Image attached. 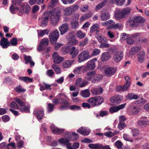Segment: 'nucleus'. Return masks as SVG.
<instances>
[{"label":"nucleus","mask_w":149,"mask_h":149,"mask_svg":"<svg viewBox=\"0 0 149 149\" xmlns=\"http://www.w3.org/2000/svg\"><path fill=\"white\" fill-rule=\"evenodd\" d=\"M24 59L25 61V64H27L30 63L31 67H33L35 65V63L32 61L31 57L29 56H25L24 57Z\"/></svg>","instance_id":"obj_32"},{"label":"nucleus","mask_w":149,"mask_h":149,"mask_svg":"<svg viewBox=\"0 0 149 149\" xmlns=\"http://www.w3.org/2000/svg\"><path fill=\"white\" fill-rule=\"evenodd\" d=\"M123 137L124 139L126 141H128L131 143L134 142V140L130 138L127 134H124L123 135Z\"/></svg>","instance_id":"obj_48"},{"label":"nucleus","mask_w":149,"mask_h":149,"mask_svg":"<svg viewBox=\"0 0 149 149\" xmlns=\"http://www.w3.org/2000/svg\"><path fill=\"white\" fill-rule=\"evenodd\" d=\"M49 31L47 29H44L43 30H40L38 32V35L39 36L42 37L46 33L48 34Z\"/></svg>","instance_id":"obj_51"},{"label":"nucleus","mask_w":149,"mask_h":149,"mask_svg":"<svg viewBox=\"0 0 149 149\" xmlns=\"http://www.w3.org/2000/svg\"><path fill=\"white\" fill-rule=\"evenodd\" d=\"M59 36V34L58 31L56 29H54L52 32L50 33L49 36L50 41L52 42V43L56 42Z\"/></svg>","instance_id":"obj_12"},{"label":"nucleus","mask_w":149,"mask_h":149,"mask_svg":"<svg viewBox=\"0 0 149 149\" xmlns=\"http://www.w3.org/2000/svg\"><path fill=\"white\" fill-rule=\"evenodd\" d=\"M77 131L83 135H88L89 134L90 130L87 128L81 127L77 130Z\"/></svg>","instance_id":"obj_28"},{"label":"nucleus","mask_w":149,"mask_h":149,"mask_svg":"<svg viewBox=\"0 0 149 149\" xmlns=\"http://www.w3.org/2000/svg\"><path fill=\"white\" fill-rule=\"evenodd\" d=\"M19 79L21 81L26 83L32 82L33 79L27 77H19Z\"/></svg>","instance_id":"obj_45"},{"label":"nucleus","mask_w":149,"mask_h":149,"mask_svg":"<svg viewBox=\"0 0 149 149\" xmlns=\"http://www.w3.org/2000/svg\"><path fill=\"white\" fill-rule=\"evenodd\" d=\"M44 111L42 108H38L36 109L34 111L33 114L36 116L38 119L40 120L44 116Z\"/></svg>","instance_id":"obj_19"},{"label":"nucleus","mask_w":149,"mask_h":149,"mask_svg":"<svg viewBox=\"0 0 149 149\" xmlns=\"http://www.w3.org/2000/svg\"><path fill=\"white\" fill-rule=\"evenodd\" d=\"M70 141L69 138L65 137L59 139L58 142L63 146H66L68 149H77L79 147V144L78 143H74L72 146L71 143L69 142Z\"/></svg>","instance_id":"obj_2"},{"label":"nucleus","mask_w":149,"mask_h":149,"mask_svg":"<svg viewBox=\"0 0 149 149\" xmlns=\"http://www.w3.org/2000/svg\"><path fill=\"white\" fill-rule=\"evenodd\" d=\"M104 99L101 96L92 97L88 100V102L93 107L98 106L103 102Z\"/></svg>","instance_id":"obj_4"},{"label":"nucleus","mask_w":149,"mask_h":149,"mask_svg":"<svg viewBox=\"0 0 149 149\" xmlns=\"http://www.w3.org/2000/svg\"><path fill=\"white\" fill-rule=\"evenodd\" d=\"M82 66L78 67L75 68L74 70V72L76 74H79L81 70Z\"/></svg>","instance_id":"obj_64"},{"label":"nucleus","mask_w":149,"mask_h":149,"mask_svg":"<svg viewBox=\"0 0 149 149\" xmlns=\"http://www.w3.org/2000/svg\"><path fill=\"white\" fill-rule=\"evenodd\" d=\"M71 27L73 29H76L77 28L79 25V23L78 22L74 21L71 22Z\"/></svg>","instance_id":"obj_61"},{"label":"nucleus","mask_w":149,"mask_h":149,"mask_svg":"<svg viewBox=\"0 0 149 149\" xmlns=\"http://www.w3.org/2000/svg\"><path fill=\"white\" fill-rule=\"evenodd\" d=\"M100 17L102 20L104 21L109 19L110 15L107 11L104 10L101 12Z\"/></svg>","instance_id":"obj_26"},{"label":"nucleus","mask_w":149,"mask_h":149,"mask_svg":"<svg viewBox=\"0 0 149 149\" xmlns=\"http://www.w3.org/2000/svg\"><path fill=\"white\" fill-rule=\"evenodd\" d=\"M125 84L130 86L131 82L130 77L129 76H126L125 77Z\"/></svg>","instance_id":"obj_62"},{"label":"nucleus","mask_w":149,"mask_h":149,"mask_svg":"<svg viewBox=\"0 0 149 149\" xmlns=\"http://www.w3.org/2000/svg\"><path fill=\"white\" fill-rule=\"evenodd\" d=\"M130 86V85L125 84L123 86H117L116 88V90L118 92L127 91L129 89Z\"/></svg>","instance_id":"obj_35"},{"label":"nucleus","mask_w":149,"mask_h":149,"mask_svg":"<svg viewBox=\"0 0 149 149\" xmlns=\"http://www.w3.org/2000/svg\"><path fill=\"white\" fill-rule=\"evenodd\" d=\"M103 76L101 74H95L94 80L97 82L99 81L103 78Z\"/></svg>","instance_id":"obj_59"},{"label":"nucleus","mask_w":149,"mask_h":149,"mask_svg":"<svg viewBox=\"0 0 149 149\" xmlns=\"http://www.w3.org/2000/svg\"><path fill=\"white\" fill-rule=\"evenodd\" d=\"M92 57L90 54L89 52L88 51H83L81 52L78 56V61L81 63L84 61L90 59Z\"/></svg>","instance_id":"obj_8"},{"label":"nucleus","mask_w":149,"mask_h":149,"mask_svg":"<svg viewBox=\"0 0 149 149\" xmlns=\"http://www.w3.org/2000/svg\"><path fill=\"white\" fill-rule=\"evenodd\" d=\"M20 6L19 11L22 13H28L30 12V7L28 3H22Z\"/></svg>","instance_id":"obj_18"},{"label":"nucleus","mask_w":149,"mask_h":149,"mask_svg":"<svg viewBox=\"0 0 149 149\" xmlns=\"http://www.w3.org/2000/svg\"><path fill=\"white\" fill-rule=\"evenodd\" d=\"M88 82L85 80H82L81 78H79L76 80V84L80 87L85 86L87 84Z\"/></svg>","instance_id":"obj_29"},{"label":"nucleus","mask_w":149,"mask_h":149,"mask_svg":"<svg viewBox=\"0 0 149 149\" xmlns=\"http://www.w3.org/2000/svg\"><path fill=\"white\" fill-rule=\"evenodd\" d=\"M24 0H12V5L10 6V11L12 13H15L16 11L19 9V7L17 6H19L22 3L21 1Z\"/></svg>","instance_id":"obj_9"},{"label":"nucleus","mask_w":149,"mask_h":149,"mask_svg":"<svg viewBox=\"0 0 149 149\" xmlns=\"http://www.w3.org/2000/svg\"><path fill=\"white\" fill-rule=\"evenodd\" d=\"M144 19L142 17L138 16L135 17L133 20H130L127 22V24L130 26L136 27L139 26V23H143Z\"/></svg>","instance_id":"obj_6"},{"label":"nucleus","mask_w":149,"mask_h":149,"mask_svg":"<svg viewBox=\"0 0 149 149\" xmlns=\"http://www.w3.org/2000/svg\"><path fill=\"white\" fill-rule=\"evenodd\" d=\"M15 100L20 107H22L24 109L26 107L25 106V103L19 98H15Z\"/></svg>","instance_id":"obj_49"},{"label":"nucleus","mask_w":149,"mask_h":149,"mask_svg":"<svg viewBox=\"0 0 149 149\" xmlns=\"http://www.w3.org/2000/svg\"><path fill=\"white\" fill-rule=\"evenodd\" d=\"M69 99L65 95L61 93L57 95L56 97L53 99L52 102L55 104H62L59 107L60 110L66 109L68 108L67 106L69 105Z\"/></svg>","instance_id":"obj_1"},{"label":"nucleus","mask_w":149,"mask_h":149,"mask_svg":"<svg viewBox=\"0 0 149 149\" xmlns=\"http://www.w3.org/2000/svg\"><path fill=\"white\" fill-rule=\"evenodd\" d=\"M116 71V68L112 67H109L105 69L104 73L107 76L109 77L113 75Z\"/></svg>","instance_id":"obj_20"},{"label":"nucleus","mask_w":149,"mask_h":149,"mask_svg":"<svg viewBox=\"0 0 149 149\" xmlns=\"http://www.w3.org/2000/svg\"><path fill=\"white\" fill-rule=\"evenodd\" d=\"M69 42L73 45H75L78 43V41L75 36L72 35L69 39Z\"/></svg>","instance_id":"obj_42"},{"label":"nucleus","mask_w":149,"mask_h":149,"mask_svg":"<svg viewBox=\"0 0 149 149\" xmlns=\"http://www.w3.org/2000/svg\"><path fill=\"white\" fill-rule=\"evenodd\" d=\"M125 105L126 103H125L118 106L111 107L109 109V111L111 113L117 112L120 110L124 108Z\"/></svg>","instance_id":"obj_23"},{"label":"nucleus","mask_w":149,"mask_h":149,"mask_svg":"<svg viewBox=\"0 0 149 149\" xmlns=\"http://www.w3.org/2000/svg\"><path fill=\"white\" fill-rule=\"evenodd\" d=\"M51 67L54 70L56 74L61 73V69L58 65L55 64H53L52 65Z\"/></svg>","instance_id":"obj_44"},{"label":"nucleus","mask_w":149,"mask_h":149,"mask_svg":"<svg viewBox=\"0 0 149 149\" xmlns=\"http://www.w3.org/2000/svg\"><path fill=\"white\" fill-rule=\"evenodd\" d=\"M85 34L83 33L80 30L78 31L77 33V37L80 39L84 38L85 37Z\"/></svg>","instance_id":"obj_54"},{"label":"nucleus","mask_w":149,"mask_h":149,"mask_svg":"<svg viewBox=\"0 0 149 149\" xmlns=\"http://www.w3.org/2000/svg\"><path fill=\"white\" fill-rule=\"evenodd\" d=\"M127 99L128 100L136 99L138 98L137 95L133 93H128L126 96Z\"/></svg>","instance_id":"obj_47"},{"label":"nucleus","mask_w":149,"mask_h":149,"mask_svg":"<svg viewBox=\"0 0 149 149\" xmlns=\"http://www.w3.org/2000/svg\"><path fill=\"white\" fill-rule=\"evenodd\" d=\"M141 48L140 47L135 46L132 47L129 52L130 54L132 55L135 54L140 50Z\"/></svg>","instance_id":"obj_34"},{"label":"nucleus","mask_w":149,"mask_h":149,"mask_svg":"<svg viewBox=\"0 0 149 149\" xmlns=\"http://www.w3.org/2000/svg\"><path fill=\"white\" fill-rule=\"evenodd\" d=\"M81 94V96L83 97H86L90 96L89 91L87 89L82 91Z\"/></svg>","instance_id":"obj_50"},{"label":"nucleus","mask_w":149,"mask_h":149,"mask_svg":"<svg viewBox=\"0 0 149 149\" xmlns=\"http://www.w3.org/2000/svg\"><path fill=\"white\" fill-rule=\"evenodd\" d=\"M146 53L144 51L140 52L138 56V61L140 63H143L145 58Z\"/></svg>","instance_id":"obj_33"},{"label":"nucleus","mask_w":149,"mask_h":149,"mask_svg":"<svg viewBox=\"0 0 149 149\" xmlns=\"http://www.w3.org/2000/svg\"><path fill=\"white\" fill-rule=\"evenodd\" d=\"M88 147L94 149H101L102 146L100 144H90L88 145Z\"/></svg>","instance_id":"obj_41"},{"label":"nucleus","mask_w":149,"mask_h":149,"mask_svg":"<svg viewBox=\"0 0 149 149\" xmlns=\"http://www.w3.org/2000/svg\"><path fill=\"white\" fill-rule=\"evenodd\" d=\"M132 135L133 136H136L139 134V131L138 130L134 129L132 130Z\"/></svg>","instance_id":"obj_63"},{"label":"nucleus","mask_w":149,"mask_h":149,"mask_svg":"<svg viewBox=\"0 0 149 149\" xmlns=\"http://www.w3.org/2000/svg\"><path fill=\"white\" fill-rule=\"evenodd\" d=\"M73 63V61L67 60L63 62V67L65 68H68L70 67Z\"/></svg>","instance_id":"obj_43"},{"label":"nucleus","mask_w":149,"mask_h":149,"mask_svg":"<svg viewBox=\"0 0 149 149\" xmlns=\"http://www.w3.org/2000/svg\"><path fill=\"white\" fill-rule=\"evenodd\" d=\"M110 58V55L108 52H105L102 54L101 59L103 61L108 60Z\"/></svg>","instance_id":"obj_46"},{"label":"nucleus","mask_w":149,"mask_h":149,"mask_svg":"<svg viewBox=\"0 0 149 149\" xmlns=\"http://www.w3.org/2000/svg\"><path fill=\"white\" fill-rule=\"evenodd\" d=\"M69 25L68 23L63 24L59 28V29L61 35L65 34L69 30Z\"/></svg>","instance_id":"obj_22"},{"label":"nucleus","mask_w":149,"mask_h":149,"mask_svg":"<svg viewBox=\"0 0 149 149\" xmlns=\"http://www.w3.org/2000/svg\"><path fill=\"white\" fill-rule=\"evenodd\" d=\"M10 106L11 108L19 109L22 112L28 113L30 111V107L29 105L26 106L23 109L22 107H19L15 102H12L10 103Z\"/></svg>","instance_id":"obj_11"},{"label":"nucleus","mask_w":149,"mask_h":149,"mask_svg":"<svg viewBox=\"0 0 149 149\" xmlns=\"http://www.w3.org/2000/svg\"><path fill=\"white\" fill-rule=\"evenodd\" d=\"M50 128L52 132L54 134H62L65 131L64 129H59L55 127L53 125H51Z\"/></svg>","instance_id":"obj_21"},{"label":"nucleus","mask_w":149,"mask_h":149,"mask_svg":"<svg viewBox=\"0 0 149 149\" xmlns=\"http://www.w3.org/2000/svg\"><path fill=\"white\" fill-rule=\"evenodd\" d=\"M131 10V8L129 7L123 8L121 10H118L115 14V17L117 19H125L130 15Z\"/></svg>","instance_id":"obj_3"},{"label":"nucleus","mask_w":149,"mask_h":149,"mask_svg":"<svg viewBox=\"0 0 149 149\" xmlns=\"http://www.w3.org/2000/svg\"><path fill=\"white\" fill-rule=\"evenodd\" d=\"M15 143L13 142H11L7 145L6 148L7 149H15Z\"/></svg>","instance_id":"obj_60"},{"label":"nucleus","mask_w":149,"mask_h":149,"mask_svg":"<svg viewBox=\"0 0 149 149\" xmlns=\"http://www.w3.org/2000/svg\"><path fill=\"white\" fill-rule=\"evenodd\" d=\"M15 90L17 93H20L21 92H24L26 91V90L23 88L20 85H19L15 88Z\"/></svg>","instance_id":"obj_52"},{"label":"nucleus","mask_w":149,"mask_h":149,"mask_svg":"<svg viewBox=\"0 0 149 149\" xmlns=\"http://www.w3.org/2000/svg\"><path fill=\"white\" fill-rule=\"evenodd\" d=\"M87 69L88 70H93L95 67V62L93 60H90L87 63L86 66Z\"/></svg>","instance_id":"obj_31"},{"label":"nucleus","mask_w":149,"mask_h":149,"mask_svg":"<svg viewBox=\"0 0 149 149\" xmlns=\"http://www.w3.org/2000/svg\"><path fill=\"white\" fill-rule=\"evenodd\" d=\"M42 83L44 86H42L41 84H39L40 87V90L41 91L45 90H50L52 89V85L51 84H47L45 82H43Z\"/></svg>","instance_id":"obj_30"},{"label":"nucleus","mask_w":149,"mask_h":149,"mask_svg":"<svg viewBox=\"0 0 149 149\" xmlns=\"http://www.w3.org/2000/svg\"><path fill=\"white\" fill-rule=\"evenodd\" d=\"M125 0H110V3L111 4L115 3L118 6H122L123 5L124 3Z\"/></svg>","instance_id":"obj_39"},{"label":"nucleus","mask_w":149,"mask_h":149,"mask_svg":"<svg viewBox=\"0 0 149 149\" xmlns=\"http://www.w3.org/2000/svg\"><path fill=\"white\" fill-rule=\"evenodd\" d=\"M49 43V40L48 39L45 38L42 39L38 48V51H41L44 50L45 47L48 45Z\"/></svg>","instance_id":"obj_14"},{"label":"nucleus","mask_w":149,"mask_h":149,"mask_svg":"<svg viewBox=\"0 0 149 149\" xmlns=\"http://www.w3.org/2000/svg\"><path fill=\"white\" fill-rule=\"evenodd\" d=\"M54 105L52 104L49 103L47 104V109L48 113H50L53 111L54 109Z\"/></svg>","instance_id":"obj_53"},{"label":"nucleus","mask_w":149,"mask_h":149,"mask_svg":"<svg viewBox=\"0 0 149 149\" xmlns=\"http://www.w3.org/2000/svg\"><path fill=\"white\" fill-rule=\"evenodd\" d=\"M91 91L94 95H100L103 92V89L101 87H99L92 88Z\"/></svg>","instance_id":"obj_25"},{"label":"nucleus","mask_w":149,"mask_h":149,"mask_svg":"<svg viewBox=\"0 0 149 149\" xmlns=\"http://www.w3.org/2000/svg\"><path fill=\"white\" fill-rule=\"evenodd\" d=\"M106 3L105 1H104L97 5L95 7L96 10H98L101 9L104 6Z\"/></svg>","instance_id":"obj_55"},{"label":"nucleus","mask_w":149,"mask_h":149,"mask_svg":"<svg viewBox=\"0 0 149 149\" xmlns=\"http://www.w3.org/2000/svg\"><path fill=\"white\" fill-rule=\"evenodd\" d=\"M122 100V96L120 95H118L111 97L110 100L112 103H118L120 102Z\"/></svg>","instance_id":"obj_27"},{"label":"nucleus","mask_w":149,"mask_h":149,"mask_svg":"<svg viewBox=\"0 0 149 149\" xmlns=\"http://www.w3.org/2000/svg\"><path fill=\"white\" fill-rule=\"evenodd\" d=\"M134 104V103H132L130 105V112H131L132 113L133 115H136L139 112V110L135 106L133 105Z\"/></svg>","instance_id":"obj_38"},{"label":"nucleus","mask_w":149,"mask_h":149,"mask_svg":"<svg viewBox=\"0 0 149 149\" xmlns=\"http://www.w3.org/2000/svg\"><path fill=\"white\" fill-rule=\"evenodd\" d=\"M95 73V72L94 71L87 72L86 77V79L88 81H90L92 79H94Z\"/></svg>","instance_id":"obj_37"},{"label":"nucleus","mask_w":149,"mask_h":149,"mask_svg":"<svg viewBox=\"0 0 149 149\" xmlns=\"http://www.w3.org/2000/svg\"><path fill=\"white\" fill-rule=\"evenodd\" d=\"M10 44L13 46H16L17 44V39L16 38L11 39L10 42Z\"/></svg>","instance_id":"obj_56"},{"label":"nucleus","mask_w":149,"mask_h":149,"mask_svg":"<svg viewBox=\"0 0 149 149\" xmlns=\"http://www.w3.org/2000/svg\"><path fill=\"white\" fill-rule=\"evenodd\" d=\"M64 136L65 138H69L70 141H73L76 140L79 137L78 135L76 133H71L68 132H65Z\"/></svg>","instance_id":"obj_17"},{"label":"nucleus","mask_w":149,"mask_h":149,"mask_svg":"<svg viewBox=\"0 0 149 149\" xmlns=\"http://www.w3.org/2000/svg\"><path fill=\"white\" fill-rule=\"evenodd\" d=\"M58 0H52L48 5L49 8H52L55 6L58 2Z\"/></svg>","instance_id":"obj_58"},{"label":"nucleus","mask_w":149,"mask_h":149,"mask_svg":"<svg viewBox=\"0 0 149 149\" xmlns=\"http://www.w3.org/2000/svg\"><path fill=\"white\" fill-rule=\"evenodd\" d=\"M123 53L122 52L118 51L114 52L113 56V59L116 62L120 61L123 58Z\"/></svg>","instance_id":"obj_16"},{"label":"nucleus","mask_w":149,"mask_h":149,"mask_svg":"<svg viewBox=\"0 0 149 149\" xmlns=\"http://www.w3.org/2000/svg\"><path fill=\"white\" fill-rule=\"evenodd\" d=\"M0 45L3 48H8L10 45V43L8 40V38L3 37V39H1L0 43Z\"/></svg>","instance_id":"obj_24"},{"label":"nucleus","mask_w":149,"mask_h":149,"mask_svg":"<svg viewBox=\"0 0 149 149\" xmlns=\"http://www.w3.org/2000/svg\"><path fill=\"white\" fill-rule=\"evenodd\" d=\"M49 17V13L47 11L44 13V17L41 18L39 19V21L41 26H46L48 21V18Z\"/></svg>","instance_id":"obj_13"},{"label":"nucleus","mask_w":149,"mask_h":149,"mask_svg":"<svg viewBox=\"0 0 149 149\" xmlns=\"http://www.w3.org/2000/svg\"><path fill=\"white\" fill-rule=\"evenodd\" d=\"M53 62L55 64H58L64 60L63 57L61 56L57 52H54L52 55Z\"/></svg>","instance_id":"obj_15"},{"label":"nucleus","mask_w":149,"mask_h":149,"mask_svg":"<svg viewBox=\"0 0 149 149\" xmlns=\"http://www.w3.org/2000/svg\"><path fill=\"white\" fill-rule=\"evenodd\" d=\"M47 12L49 13V16L52 24L55 25L58 21L59 15L58 12L54 10Z\"/></svg>","instance_id":"obj_7"},{"label":"nucleus","mask_w":149,"mask_h":149,"mask_svg":"<svg viewBox=\"0 0 149 149\" xmlns=\"http://www.w3.org/2000/svg\"><path fill=\"white\" fill-rule=\"evenodd\" d=\"M79 53V49H76L75 47H73L71 48L70 54L72 56V58H75Z\"/></svg>","instance_id":"obj_36"},{"label":"nucleus","mask_w":149,"mask_h":149,"mask_svg":"<svg viewBox=\"0 0 149 149\" xmlns=\"http://www.w3.org/2000/svg\"><path fill=\"white\" fill-rule=\"evenodd\" d=\"M100 27L99 25L97 24H95L93 25L90 28V32L93 33L95 31H96L97 33L99 31L98 29Z\"/></svg>","instance_id":"obj_40"},{"label":"nucleus","mask_w":149,"mask_h":149,"mask_svg":"<svg viewBox=\"0 0 149 149\" xmlns=\"http://www.w3.org/2000/svg\"><path fill=\"white\" fill-rule=\"evenodd\" d=\"M79 8L78 6L73 5L63 9V13L64 15L69 16L71 15L73 12L77 10Z\"/></svg>","instance_id":"obj_10"},{"label":"nucleus","mask_w":149,"mask_h":149,"mask_svg":"<svg viewBox=\"0 0 149 149\" xmlns=\"http://www.w3.org/2000/svg\"><path fill=\"white\" fill-rule=\"evenodd\" d=\"M95 36L99 42L101 44L100 47L107 48L109 46V45L107 43V40L104 37L101 33H97L95 34Z\"/></svg>","instance_id":"obj_5"},{"label":"nucleus","mask_w":149,"mask_h":149,"mask_svg":"<svg viewBox=\"0 0 149 149\" xmlns=\"http://www.w3.org/2000/svg\"><path fill=\"white\" fill-rule=\"evenodd\" d=\"M126 127V125L123 122H120L118 124V128L120 130H121Z\"/></svg>","instance_id":"obj_57"}]
</instances>
